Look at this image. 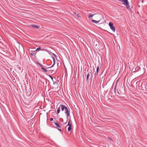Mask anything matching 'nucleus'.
<instances>
[{
	"mask_svg": "<svg viewBox=\"0 0 147 147\" xmlns=\"http://www.w3.org/2000/svg\"><path fill=\"white\" fill-rule=\"evenodd\" d=\"M142 3H143L144 2V1L143 0H142Z\"/></svg>",
	"mask_w": 147,
	"mask_h": 147,
	"instance_id": "393cba45",
	"label": "nucleus"
},
{
	"mask_svg": "<svg viewBox=\"0 0 147 147\" xmlns=\"http://www.w3.org/2000/svg\"><path fill=\"white\" fill-rule=\"evenodd\" d=\"M50 121H52L53 120V119L52 118H51L50 119Z\"/></svg>",
	"mask_w": 147,
	"mask_h": 147,
	"instance_id": "a211bd4d",
	"label": "nucleus"
},
{
	"mask_svg": "<svg viewBox=\"0 0 147 147\" xmlns=\"http://www.w3.org/2000/svg\"><path fill=\"white\" fill-rule=\"evenodd\" d=\"M109 26L111 29L112 30L113 32H115V28L113 26V23L111 22H110L109 23Z\"/></svg>",
	"mask_w": 147,
	"mask_h": 147,
	"instance_id": "f03ea898",
	"label": "nucleus"
},
{
	"mask_svg": "<svg viewBox=\"0 0 147 147\" xmlns=\"http://www.w3.org/2000/svg\"><path fill=\"white\" fill-rule=\"evenodd\" d=\"M55 125L57 127L60 128L61 127V126L59 125L57 123H54Z\"/></svg>",
	"mask_w": 147,
	"mask_h": 147,
	"instance_id": "9d476101",
	"label": "nucleus"
},
{
	"mask_svg": "<svg viewBox=\"0 0 147 147\" xmlns=\"http://www.w3.org/2000/svg\"><path fill=\"white\" fill-rule=\"evenodd\" d=\"M90 74H91V73H88L87 74V78H86V80L87 81H88V78H89V77L90 76Z\"/></svg>",
	"mask_w": 147,
	"mask_h": 147,
	"instance_id": "39448f33",
	"label": "nucleus"
},
{
	"mask_svg": "<svg viewBox=\"0 0 147 147\" xmlns=\"http://www.w3.org/2000/svg\"><path fill=\"white\" fill-rule=\"evenodd\" d=\"M92 22L94 23H98L99 22H100V20L99 21H96L94 20H92Z\"/></svg>",
	"mask_w": 147,
	"mask_h": 147,
	"instance_id": "0eeeda50",
	"label": "nucleus"
},
{
	"mask_svg": "<svg viewBox=\"0 0 147 147\" xmlns=\"http://www.w3.org/2000/svg\"><path fill=\"white\" fill-rule=\"evenodd\" d=\"M74 14V15H76V12H74V14Z\"/></svg>",
	"mask_w": 147,
	"mask_h": 147,
	"instance_id": "412c9836",
	"label": "nucleus"
},
{
	"mask_svg": "<svg viewBox=\"0 0 147 147\" xmlns=\"http://www.w3.org/2000/svg\"><path fill=\"white\" fill-rule=\"evenodd\" d=\"M38 64L41 67H42L43 66L42 65H41L40 63H38Z\"/></svg>",
	"mask_w": 147,
	"mask_h": 147,
	"instance_id": "2eb2a0df",
	"label": "nucleus"
},
{
	"mask_svg": "<svg viewBox=\"0 0 147 147\" xmlns=\"http://www.w3.org/2000/svg\"><path fill=\"white\" fill-rule=\"evenodd\" d=\"M57 84V82H53V84Z\"/></svg>",
	"mask_w": 147,
	"mask_h": 147,
	"instance_id": "4be33fe9",
	"label": "nucleus"
},
{
	"mask_svg": "<svg viewBox=\"0 0 147 147\" xmlns=\"http://www.w3.org/2000/svg\"><path fill=\"white\" fill-rule=\"evenodd\" d=\"M58 130H59L60 131H61V129H58Z\"/></svg>",
	"mask_w": 147,
	"mask_h": 147,
	"instance_id": "5701e85b",
	"label": "nucleus"
},
{
	"mask_svg": "<svg viewBox=\"0 0 147 147\" xmlns=\"http://www.w3.org/2000/svg\"><path fill=\"white\" fill-rule=\"evenodd\" d=\"M40 49V47H39V48H37L36 49V51H37V50H38Z\"/></svg>",
	"mask_w": 147,
	"mask_h": 147,
	"instance_id": "dca6fc26",
	"label": "nucleus"
},
{
	"mask_svg": "<svg viewBox=\"0 0 147 147\" xmlns=\"http://www.w3.org/2000/svg\"><path fill=\"white\" fill-rule=\"evenodd\" d=\"M95 14H90L89 16V17L90 18H92V17Z\"/></svg>",
	"mask_w": 147,
	"mask_h": 147,
	"instance_id": "ddd939ff",
	"label": "nucleus"
},
{
	"mask_svg": "<svg viewBox=\"0 0 147 147\" xmlns=\"http://www.w3.org/2000/svg\"><path fill=\"white\" fill-rule=\"evenodd\" d=\"M140 69L139 67H138L136 68H133L132 69V71L133 72H135L136 71H138Z\"/></svg>",
	"mask_w": 147,
	"mask_h": 147,
	"instance_id": "20e7f679",
	"label": "nucleus"
},
{
	"mask_svg": "<svg viewBox=\"0 0 147 147\" xmlns=\"http://www.w3.org/2000/svg\"><path fill=\"white\" fill-rule=\"evenodd\" d=\"M41 69L43 70V71L44 72H47V71L43 67H41Z\"/></svg>",
	"mask_w": 147,
	"mask_h": 147,
	"instance_id": "1a4fd4ad",
	"label": "nucleus"
},
{
	"mask_svg": "<svg viewBox=\"0 0 147 147\" xmlns=\"http://www.w3.org/2000/svg\"><path fill=\"white\" fill-rule=\"evenodd\" d=\"M52 58L53 59V65L50 67H53L55 64V60L54 58L53 57Z\"/></svg>",
	"mask_w": 147,
	"mask_h": 147,
	"instance_id": "6e6552de",
	"label": "nucleus"
},
{
	"mask_svg": "<svg viewBox=\"0 0 147 147\" xmlns=\"http://www.w3.org/2000/svg\"><path fill=\"white\" fill-rule=\"evenodd\" d=\"M70 120L68 122V124L67 125V126H69V127L68 128V131L69 132L70 131L71 129V127H72V125L71 123H70Z\"/></svg>",
	"mask_w": 147,
	"mask_h": 147,
	"instance_id": "7ed1b4c3",
	"label": "nucleus"
},
{
	"mask_svg": "<svg viewBox=\"0 0 147 147\" xmlns=\"http://www.w3.org/2000/svg\"><path fill=\"white\" fill-rule=\"evenodd\" d=\"M60 107H59L58 108V109L57 110V114H58L60 112Z\"/></svg>",
	"mask_w": 147,
	"mask_h": 147,
	"instance_id": "9b49d317",
	"label": "nucleus"
},
{
	"mask_svg": "<svg viewBox=\"0 0 147 147\" xmlns=\"http://www.w3.org/2000/svg\"><path fill=\"white\" fill-rule=\"evenodd\" d=\"M116 84L114 88V91L115 93H116Z\"/></svg>",
	"mask_w": 147,
	"mask_h": 147,
	"instance_id": "f8f14e48",
	"label": "nucleus"
},
{
	"mask_svg": "<svg viewBox=\"0 0 147 147\" xmlns=\"http://www.w3.org/2000/svg\"><path fill=\"white\" fill-rule=\"evenodd\" d=\"M99 67L98 66L97 67V69H96V74H98V70H99Z\"/></svg>",
	"mask_w": 147,
	"mask_h": 147,
	"instance_id": "4468645a",
	"label": "nucleus"
},
{
	"mask_svg": "<svg viewBox=\"0 0 147 147\" xmlns=\"http://www.w3.org/2000/svg\"><path fill=\"white\" fill-rule=\"evenodd\" d=\"M50 77L51 78V79L53 80V77L52 76H50Z\"/></svg>",
	"mask_w": 147,
	"mask_h": 147,
	"instance_id": "b1692460",
	"label": "nucleus"
},
{
	"mask_svg": "<svg viewBox=\"0 0 147 147\" xmlns=\"http://www.w3.org/2000/svg\"><path fill=\"white\" fill-rule=\"evenodd\" d=\"M31 26L32 27L34 28H39L38 26L37 25H35L32 24V25Z\"/></svg>",
	"mask_w": 147,
	"mask_h": 147,
	"instance_id": "423d86ee",
	"label": "nucleus"
},
{
	"mask_svg": "<svg viewBox=\"0 0 147 147\" xmlns=\"http://www.w3.org/2000/svg\"><path fill=\"white\" fill-rule=\"evenodd\" d=\"M31 55H32V56H33L34 55V53L33 52H31Z\"/></svg>",
	"mask_w": 147,
	"mask_h": 147,
	"instance_id": "f3484780",
	"label": "nucleus"
},
{
	"mask_svg": "<svg viewBox=\"0 0 147 147\" xmlns=\"http://www.w3.org/2000/svg\"><path fill=\"white\" fill-rule=\"evenodd\" d=\"M59 107H60V109L61 108L62 111L65 110V113L67 114V117L69 116V112L68 108L67 107L63 105H61Z\"/></svg>",
	"mask_w": 147,
	"mask_h": 147,
	"instance_id": "f257e3e1",
	"label": "nucleus"
},
{
	"mask_svg": "<svg viewBox=\"0 0 147 147\" xmlns=\"http://www.w3.org/2000/svg\"><path fill=\"white\" fill-rule=\"evenodd\" d=\"M108 139H109L110 140H111V141H112V139H111V138H109V137H108Z\"/></svg>",
	"mask_w": 147,
	"mask_h": 147,
	"instance_id": "aec40b11",
	"label": "nucleus"
},
{
	"mask_svg": "<svg viewBox=\"0 0 147 147\" xmlns=\"http://www.w3.org/2000/svg\"><path fill=\"white\" fill-rule=\"evenodd\" d=\"M41 50L43 51H46V50L45 49H40Z\"/></svg>",
	"mask_w": 147,
	"mask_h": 147,
	"instance_id": "6ab92c4d",
	"label": "nucleus"
}]
</instances>
